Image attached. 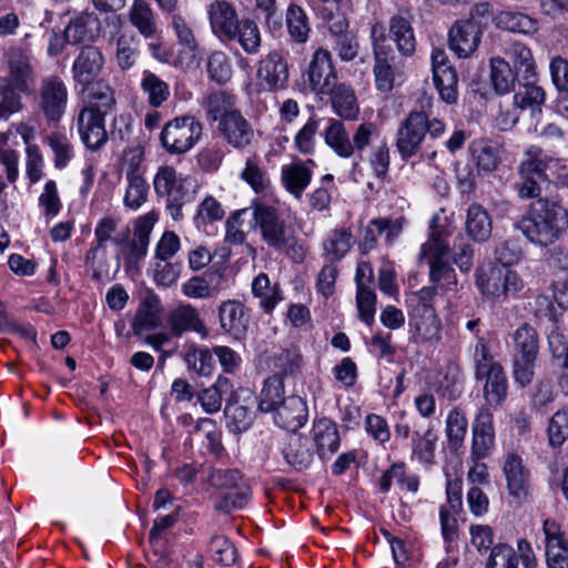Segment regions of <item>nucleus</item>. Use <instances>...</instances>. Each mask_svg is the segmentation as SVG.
<instances>
[{
	"instance_id": "37998d69",
	"label": "nucleus",
	"mask_w": 568,
	"mask_h": 568,
	"mask_svg": "<svg viewBox=\"0 0 568 568\" xmlns=\"http://www.w3.org/2000/svg\"><path fill=\"white\" fill-rule=\"evenodd\" d=\"M284 379L281 373H274L266 378L260 394L258 408L262 412H273L284 399Z\"/></svg>"
},
{
	"instance_id": "3c124183",
	"label": "nucleus",
	"mask_w": 568,
	"mask_h": 568,
	"mask_svg": "<svg viewBox=\"0 0 568 568\" xmlns=\"http://www.w3.org/2000/svg\"><path fill=\"white\" fill-rule=\"evenodd\" d=\"M468 428V420L464 412L455 407L453 408L446 419V435L448 445L452 449L457 450L462 447Z\"/></svg>"
},
{
	"instance_id": "20e7f679",
	"label": "nucleus",
	"mask_w": 568,
	"mask_h": 568,
	"mask_svg": "<svg viewBox=\"0 0 568 568\" xmlns=\"http://www.w3.org/2000/svg\"><path fill=\"white\" fill-rule=\"evenodd\" d=\"M6 58L8 73L0 77V81L18 88L23 94L32 93L37 82V73L36 60L31 50L28 47L14 44L6 52Z\"/></svg>"
},
{
	"instance_id": "6ab92c4d",
	"label": "nucleus",
	"mask_w": 568,
	"mask_h": 568,
	"mask_svg": "<svg viewBox=\"0 0 568 568\" xmlns=\"http://www.w3.org/2000/svg\"><path fill=\"white\" fill-rule=\"evenodd\" d=\"M103 63V55L99 48L82 47L72 67L74 81L82 85L95 82L94 79L101 72Z\"/></svg>"
},
{
	"instance_id": "13d9d810",
	"label": "nucleus",
	"mask_w": 568,
	"mask_h": 568,
	"mask_svg": "<svg viewBox=\"0 0 568 568\" xmlns=\"http://www.w3.org/2000/svg\"><path fill=\"white\" fill-rule=\"evenodd\" d=\"M45 143L54 154V166L63 169L73 156V146L70 140L62 133L51 132L45 136Z\"/></svg>"
},
{
	"instance_id": "9d476101",
	"label": "nucleus",
	"mask_w": 568,
	"mask_h": 568,
	"mask_svg": "<svg viewBox=\"0 0 568 568\" xmlns=\"http://www.w3.org/2000/svg\"><path fill=\"white\" fill-rule=\"evenodd\" d=\"M307 78L313 92L323 95L338 82L337 72L328 50L318 48L312 55Z\"/></svg>"
},
{
	"instance_id": "a18cd8bd",
	"label": "nucleus",
	"mask_w": 568,
	"mask_h": 568,
	"mask_svg": "<svg viewBox=\"0 0 568 568\" xmlns=\"http://www.w3.org/2000/svg\"><path fill=\"white\" fill-rule=\"evenodd\" d=\"M183 358L187 368L199 376H210L214 371L213 353L209 348L192 344L185 349Z\"/></svg>"
},
{
	"instance_id": "680f3d73",
	"label": "nucleus",
	"mask_w": 568,
	"mask_h": 568,
	"mask_svg": "<svg viewBox=\"0 0 568 568\" xmlns=\"http://www.w3.org/2000/svg\"><path fill=\"white\" fill-rule=\"evenodd\" d=\"M139 52V39L135 36L123 33L116 43V60L121 69L131 68Z\"/></svg>"
},
{
	"instance_id": "393cba45",
	"label": "nucleus",
	"mask_w": 568,
	"mask_h": 568,
	"mask_svg": "<svg viewBox=\"0 0 568 568\" xmlns=\"http://www.w3.org/2000/svg\"><path fill=\"white\" fill-rule=\"evenodd\" d=\"M100 32V21L94 13H81L72 19L64 30L65 42L77 44L92 41Z\"/></svg>"
},
{
	"instance_id": "cd10ccee",
	"label": "nucleus",
	"mask_w": 568,
	"mask_h": 568,
	"mask_svg": "<svg viewBox=\"0 0 568 568\" xmlns=\"http://www.w3.org/2000/svg\"><path fill=\"white\" fill-rule=\"evenodd\" d=\"M465 225L468 236L476 242H486L491 235L493 221L480 204L474 203L467 209Z\"/></svg>"
},
{
	"instance_id": "338daca9",
	"label": "nucleus",
	"mask_w": 568,
	"mask_h": 568,
	"mask_svg": "<svg viewBox=\"0 0 568 568\" xmlns=\"http://www.w3.org/2000/svg\"><path fill=\"white\" fill-rule=\"evenodd\" d=\"M486 568H518V557L514 548L507 544L494 546Z\"/></svg>"
},
{
	"instance_id": "4d7b16f0",
	"label": "nucleus",
	"mask_w": 568,
	"mask_h": 568,
	"mask_svg": "<svg viewBox=\"0 0 568 568\" xmlns=\"http://www.w3.org/2000/svg\"><path fill=\"white\" fill-rule=\"evenodd\" d=\"M437 435L429 426L423 435L418 432L413 433L412 449L417 458L425 464H433L435 457V445Z\"/></svg>"
},
{
	"instance_id": "423d86ee",
	"label": "nucleus",
	"mask_w": 568,
	"mask_h": 568,
	"mask_svg": "<svg viewBox=\"0 0 568 568\" xmlns=\"http://www.w3.org/2000/svg\"><path fill=\"white\" fill-rule=\"evenodd\" d=\"M476 284L480 292L491 300L515 294L523 287V282L515 272L490 263L477 270Z\"/></svg>"
},
{
	"instance_id": "1a4fd4ad",
	"label": "nucleus",
	"mask_w": 568,
	"mask_h": 568,
	"mask_svg": "<svg viewBox=\"0 0 568 568\" xmlns=\"http://www.w3.org/2000/svg\"><path fill=\"white\" fill-rule=\"evenodd\" d=\"M481 34L483 24L480 20L474 18L458 20L449 30V48L458 58H468L478 48Z\"/></svg>"
},
{
	"instance_id": "c756f323",
	"label": "nucleus",
	"mask_w": 568,
	"mask_h": 568,
	"mask_svg": "<svg viewBox=\"0 0 568 568\" xmlns=\"http://www.w3.org/2000/svg\"><path fill=\"white\" fill-rule=\"evenodd\" d=\"M224 415L229 429L233 433H242L250 428L254 420V412L250 405L240 404L239 395L235 392L232 397H227Z\"/></svg>"
},
{
	"instance_id": "ea45409f",
	"label": "nucleus",
	"mask_w": 568,
	"mask_h": 568,
	"mask_svg": "<svg viewBox=\"0 0 568 568\" xmlns=\"http://www.w3.org/2000/svg\"><path fill=\"white\" fill-rule=\"evenodd\" d=\"M389 31L396 42L397 50L405 57L412 55L416 49V40L408 19L395 16L390 19Z\"/></svg>"
},
{
	"instance_id": "c03bdc74",
	"label": "nucleus",
	"mask_w": 568,
	"mask_h": 568,
	"mask_svg": "<svg viewBox=\"0 0 568 568\" xmlns=\"http://www.w3.org/2000/svg\"><path fill=\"white\" fill-rule=\"evenodd\" d=\"M234 37L225 41L236 40L243 51L247 54H257L261 49V33L257 24L251 19H242L237 26Z\"/></svg>"
},
{
	"instance_id": "7c9ffc66",
	"label": "nucleus",
	"mask_w": 568,
	"mask_h": 568,
	"mask_svg": "<svg viewBox=\"0 0 568 568\" xmlns=\"http://www.w3.org/2000/svg\"><path fill=\"white\" fill-rule=\"evenodd\" d=\"M537 78L531 80H518V90L514 95V104L521 109H529L532 113L541 111L546 94L541 87L536 84Z\"/></svg>"
},
{
	"instance_id": "f3484780",
	"label": "nucleus",
	"mask_w": 568,
	"mask_h": 568,
	"mask_svg": "<svg viewBox=\"0 0 568 568\" xmlns=\"http://www.w3.org/2000/svg\"><path fill=\"white\" fill-rule=\"evenodd\" d=\"M495 444L493 414L481 407L473 424L471 454L476 459L486 458Z\"/></svg>"
},
{
	"instance_id": "0eeeda50",
	"label": "nucleus",
	"mask_w": 568,
	"mask_h": 568,
	"mask_svg": "<svg viewBox=\"0 0 568 568\" xmlns=\"http://www.w3.org/2000/svg\"><path fill=\"white\" fill-rule=\"evenodd\" d=\"M426 112L412 111L402 122L396 134V148L402 159L416 155L426 136Z\"/></svg>"
},
{
	"instance_id": "0e129e2a",
	"label": "nucleus",
	"mask_w": 568,
	"mask_h": 568,
	"mask_svg": "<svg viewBox=\"0 0 568 568\" xmlns=\"http://www.w3.org/2000/svg\"><path fill=\"white\" fill-rule=\"evenodd\" d=\"M549 444L552 447H560L568 438V409L557 410L549 420L548 429Z\"/></svg>"
},
{
	"instance_id": "774afa93",
	"label": "nucleus",
	"mask_w": 568,
	"mask_h": 568,
	"mask_svg": "<svg viewBox=\"0 0 568 568\" xmlns=\"http://www.w3.org/2000/svg\"><path fill=\"white\" fill-rule=\"evenodd\" d=\"M546 561L548 568H568V541L565 539H552L546 546Z\"/></svg>"
},
{
	"instance_id": "b1692460",
	"label": "nucleus",
	"mask_w": 568,
	"mask_h": 568,
	"mask_svg": "<svg viewBox=\"0 0 568 568\" xmlns=\"http://www.w3.org/2000/svg\"><path fill=\"white\" fill-rule=\"evenodd\" d=\"M323 95H328L335 113L344 120H355L359 113V106L351 85L338 81L332 90Z\"/></svg>"
},
{
	"instance_id": "e2e57ef3",
	"label": "nucleus",
	"mask_w": 568,
	"mask_h": 568,
	"mask_svg": "<svg viewBox=\"0 0 568 568\" xmlns=\"http://www.w3.org/2000/svg\"><path fill=\"white\" fill-rule=\"evenodd\" d=\"M172 27L178 38V42L185 51L195 57L199 52L200 45L195 38L193 29L187 24L185 19L180 14H174L172 18Z\"/></svg>"
},
{
	"instance_id": "6e6d98bb",
	"label": "nucleus",
	"mask_w": 568,
	"mask_h": 568,
	"mask_svg": "<svg viewBox=\"0 0 568 568\" xmlns=\"http://www.w3.org/2000/svg\"><path fill=\"white\" fill-rule=\"evenodd\" d=\"M251 499V487L248 485H240L239 488L221 493L214 507L217 511L230 514L235 509H241L247 505Z\"/></svg>"
},
{
	"instance_id": "5701e85b",
	"label": "nucleus",
	"mask_w": 568,
	"mask_h": 568,
	"mask_svg": "<svg viewBox=\"0 0 568 568\" xmlns=\"http://www.w3.org/2000/svg\"><path fill=\"white\" fill-rule=\"evenodd\" d=\"M433 251L429 261V277L434 283H439L443 287L449 288L450 286L457 285V278L455 270L444 261V257L448 254V245L442 243L439 240H434L430 244Z\"/></svg>"
},
{
	"instance_id": "bb28decb",
	"label": "nucleus",
	"mask_w": 568,
	"mask_h": 568,
	"mask_svg": "<svg viewBox=\"0 0 568 568\" xmlns=\"http://www.w3.org/2000/svg\"><path fill=\"white\" fill-rule=\"evenodd\" d=\"M313 437L321 459H328L339 447L336 425L328 418L317 420L313 426Z\"/></svg>"
},
{
	"instance_id": "6e6552de",
	"label": "nucleus",
	"mask_w": 568,
	"mask_h": 568,
	"mask_svg": "<svg viewBox=\"0 0 568 568\" xmlns=\"http://www.w3.org/2000/svg\"><path fill=\"white\" fill-rule=\"evenodd\" d=\"M67 102L68 89L59 77L52 75L41 81L39 108L48 123H58L61 120Z\"/></svg>"
},
{
	"instance_id": "de8ad7c7",
	"label": "nucleus",
	"mask_w": 568,
	"mask_h": 568,
	"mask_svg": "<svg viewBox=\"0 0 568 568\" xmlns=\"http://www.w3.org/2000/svg\"><path fill=\"white\" fill-rule=\"evenodd\" d=\"M286 28L290 37L297 43H305L311 31L305 11L297 4L291 3L286 10Z\"/></svg>"
},
{
	"instance_id": "864d4df0",
	"label": "nucleus",
	"mask_w": 568,
	"mask_h": 568,
	"mask_svg": "<svg viewBox=\"0 0 568 568\" xmlns=\"http://www.w3.org/2000/svg\"><path fill=\"white\" fill-rule=\"evenodd\" d=\"M141 88L153 108L161 106L170 97L168 83L150 71H144Z\"/></svg>"
},
{
	"instance_id": "5fc2aeb1",
	"label": "nucleus",
	"mask_w": 568,
	"mask_h": 568,
	"mask_svg": "<svg viewBox=\"0 0 568 568\" xmlns=\"http://www.w3.org/2000/svg\"><path fill=\"white\" fill-rule=\"evenodd\" d=\"M375 67L374 74L376 87L381 91H389L394 84V72L392 65L387 61V54L384 51L383 44L374 42Z\"/></svg>"
},
{
	"instance_id": "f257e3e1",
	"label": "nucleus",
	"mask_w": 568,
	"mask_h": 568,
	"mask_svg": "<svg viewBox=\"0 0 568 568\" xmlns=\"http://www.w3.org/2000/svg\"><path fill=\"white\" fill-rule=\"evenodd\" d=\"M566 209L557 201L538 199L531 202L527 212L516 223L519 230L531 243L548 246L558 240Z\"/></svg>"
},
{
	"instance_id": "4be33fe9",
	"label": "nucleus",
	"mask_w": 568,
	"mask_h": 568,
	"mask_svg": "<svg viewBox=\"0 0 568 568\" xmlns=\"http://www.w3.org/2000/svg\"><path fill=\"white\" fill-rule=\"evenodd\" d=\"M412 325L423 341L437 339L440 332V321L433 304L412 301Z\"/></svg>"
},
{
	"instance_id": "412c9836",
	"label": "nucleus",
	"mask_w": 568,
	"mask_h": 568,
	"mask_svg": "<svg viewBox=\"0 0 568 568\" xmlns=\"http://www.w3.org/2000/svg\"><path fill=\"white\" fill-rule=\"evenodd\" d=\"M503 470L509 494L517 499L526 498L529 471L525 468L521 457L516 453H508L505 456Z\"/></svg>"
},
{
	"instance_id": "9b49d317",
	"label": "nucleus",
	"mask_w": 568,
	"mask_h": 568,
	"mask_svg": "<svg viewBox=\"0 0 568 568\" xmlns=\"http://www.w3.org/2000/svg\"><path fill=\"white\" fill-rule=\"evenodd\" d=\"M258 85L264 91H277L286 87L288 67L283 54L271 51L258 62L256 72Z\"/></svg>"
},
{
	"instance_id": "c9c22d12",
	"label": "nucleus",
	"mask_w": 568,
	"mask_h": 568,
	"mask_svg": "<svg viewBox=\"0 0 568 568\" xmlns=\"http://www.w3.org/2000/svg\"><path fill=\"white\" fill-rule=\"evenodd\" d=\"M354 244L351 229L334 230L323 242L324 256L328 262L336 263L343 260Z\"/></svg>"
},
{
	"instance_id": "8fccbe9b",
	"label": "nucleus",
	"mask_w": 568,
	"mask_h": 568,
	"mask_svg": "<svg viewBox=\"0 0 568 568\" xmlns=\"http://www.w3.org/2000/svg\"><path fill=\"white\" fill-rule=\"evenodd\" d=\"M433 79L442 100L448 104L456 103L458 95V77L456 70L453 67L444 69L440 67L433 74Z\"/></svg>"
},
{
	"instance_id": "bf43d9fd",
	"label": "nucleus",
	"mask_w": 568,
	"mask_h": 568,
	"mask_svg": "<svg viewBox=\"0 0 568 568\" xmlns=\"http://www.w3.org/2000/svg\"><path fill=\"white\" fill-rule=\"evenodd\" d=\"M22 93L18 88L0 81V121L9 120L22 109Z\"/></svg>"
},
{
	"instance_id": "4468645a",
	"label": "nucleus",
	"mask_w": 568,
	"mask_h": 568,
	"mask_svg": "<svg viewBox=\"0 0 568 568\" xmlns=\"http://www.w3.org/2000/svg\"><path fill=\"white\" fill-rule=\"evenodd\" d=\"M212 32L222 41L234 37L241 23L234 6L225 0H214L207 8Z\"/></svg>"
},
{
	"instance_id": "7ed1b4c3",
	"label": "nucleus",
	"mask_w": 568,
	"mask_h": 568,
	"mask_svg": "<svg viewBox=\"0 0 568 568\" xmlns=\"http://www.w3.org/2000/svg\"><path fill=\"white\" fill-rule=\"evenodd\" d=\"M254 227L260 231L262 240L275 251H282L290 245L292 229L278 210L263 202L252 203Z\"/></svg>"
},
{
	"instance_id": "ddd939ff",
	"label": "nucleus",
	"mask_w": 568,
	"mask_h": 568,
	"mask_svg": "<svg viewBox=\"0 0 568 568\" xmlns=\"http://www.w3.org/2000/svg\"><path fill=\"white\" fill-rule=\"evenodd\" d=\"M217 131L222 139L236 150L245 149L254 139L252 124L239 110L223 116L219 122Z\"/></svg>"
},
{
	"instance_id": "58836bf2",
	"label": "nucleus",
	"mask_w": 568,
	"mask_h": 568,
	"mask_svg": "<svg viewBox=\"0 0 568 568\" xmlns=\"http://www.w3.org/2000/svg\"><path fill=\"white\" fill-rule=\"evenodd\" d=\"M283 454L287 464L297 470L307 468L313 462V452L307 438L291 436Z\"/></svg>"
},
{
	"instance_id": "79ce46f5",
	"label": "nucleus",
	"mask_w": 568,
	"mask_h": 568,
	"mask_svg": "<svg viewBox=\"0 0 568 568\" xmlns=\"http://www.w3.org/2000/svg\"><path fill=\"white\" fill-rule=\"evenodd\" d=\"M471 152L476 159L477 170L483 173H490L500 163V152L497 144L487 140H479L473 143Z\"/></svg>"
},
{
	"instance_id": "c85d7f7f",
	"label": "nucleus",
	"mask_w": 568,
	"mask_h": 568,
	"mask_svg": "<svg viewBox=\"0 0 568 568\" xmlns=\"http://www.w3.org/2000/svg\"><path fill=\"white\" fill-rule=\"evenodd\" d=\"M506 54L517 72L518 80H531L538 77L531 50L526 44L518 41L511 42L506 49Z\"/></svg>"
},
{
	"instance_id": "4c0bfd02",
	"label": "nucleus",
	"mask_w": 568,
	"mask_h": 568,
	"mask_svg": "<svg viewBox=\"0 0 568 568\" xmlns=\"http://www.w3.org/2000/svg\"><path fill=\"white\" fill-rule=\"evenodd\" d=\"M234 393L231 381L225 376H219L212 386L199 394V400L206 413L213 414L220 410L223 397H232Z\"/></svg>"
},
{
	"instance_id": "a211bd4d",
	"label": "nucleus",
	"mask_w": 568,
	"mask_h": 568,
	"mask_svg": "<svg viewBox=\"0 0 568 568\" xmlns=\"http://www.w3.org/2000/svg\"><path fill=\"white\" fill-rule=\"evenodd\" d=\"M274 422L281 428L295 433L307 420V406L300 396L284 398L273 410Z\"/></svg>"
},
{
	"instance_id": "aec40b11",
	"label": "nucleus",
	"mask_w": 568,
	"mask_h": 568,
	"mask_svg": "<svg viewBox=\"0 0 568 568\" xmlns=\"http://www.w3.org/2000/svg\"><path fill=\"white\" fill-rule=\"evenodd\" d=\"M168 322L171 333L176 337L185 332H195L202 336L207 335V329L200 317L199 311L191 304H182L172 310Z\"/></svg>"
},
{
	"instance_id": "f8f14e48",
	"label": "nucleus",
	"mask_w": 568,
	"mask_h": 568,
	"mask_svg": "<svg viewBox=\"0 0 568 568\" xmlns=\"http://www.w3.org/2000/svg\"><path fill=\"white\" fill-rule=\"evenodd\" d=\"M222 331L236 339L245 336L251 322L250 310L237 300L223 301L217 307Z\"/></svg>"
},
{
	"instance_id": "72a5a7b5",
	"label": "nucleus",
	"mask_w": 568,
	"mask_h": 568,
	"mask_svg": "<svg viewBox=\"0 0 568 568\" xmlns=\"http://www.w3.org/2000/svg\"><path fill=\"white\" fill-rule=\"evenodd\" d=\"M325 143L341 158L348 159L354 154L349 133L344 123L336 119H328L324 131Z\"/></svg>"
},
{
	"instance_id": "a878e982",
	"label": "nucleus",
	"mask_w": 568,
	"mask_h": 568,
	"mask_svg": "<svg viewBox=\"0 0 568 568\" xmlns=\"http://www.w3.org/2000/svg\"><path fill=\"white\" fill-rule=\"evenodd\" d=\"M475 377L477 381L485 379L484 396L488 405L498 406L505 400L508 382L501 365L493 366L483 375H476Z\"/></svg>"
},
{
	"instance_id": "f03ea898",
	"label": "nucleus",
	"mask_w": 568,
	"mask_h": 568,
	"mask_svg": "<svg viewBox=\"0 0 568 568\" xmlns=\"http://www.w3.org/2000/svg\"><path fill=\"white\" fill-rule=\"evenodd\" d=\"M513 342L514 378L524 387L530 384L534 378L539 353L538 333L529 324H523L514 332Z\"/></svg>"
},
{
	"instance_id": "dca6fc26",
	"label": "nucleus",
	"mask_w": 568,
	"mask_h": 568,
	"mask_svg": "<svg viewBox=\"0 0 568 568\" xmlns=\"http://www.w3.org/2000/svg\"><path fill=\"white\" fill-rule=\"evenodd\" d=\"M105 115L80 110L77 119V126L84 145L91 151L100 150L108 141V133L104 126Z\"/></svg>"
},
{
	"instance_id": "49530a36",
	"label": "nucleus",
	"mask_w": 568,
	"mask_h": 568,
	"mask_svg": "<svg viewBox=\"0 0 568 568\" xmlns=\"http://www.w3.org/2000/svg\"><path fill=\"white\" fill-rule=\"evenodd\" d=\"M130 22L145 38H153L156 33V23L153 11L144 0H134L130 9Z\"/></svg>"
},
{
	"instance_id": "39448f33",
	"label": "nucleus",
	"mask_w": 568,
	"mask_h": 568,
	"mask_svg": "<svg viewBox=\"0 0 568 568\" xmlns=\"http://www.w3.org/2000/svg\"><path fill=\"white\" fill-rule=\"evenodd\" d=\"M202 131V124L193 116H179L163 126L160 141L168 153L183 154L197 143Z\"/></svg>"
},
{
	"instance_id": "69168bd1",
	"label": "nucleus",
	"mask_w": 568,
	"mask_h": 568,
	"mask_svg": "<svg viewBox=\"0 0 568 568\" xmlns=\"http://www.w3.org/2000/svg\"><path fill=\"white\" fill-rule=\"evenodd\" d=\"M209 547L217 562L231 566L236 561V548L225 536H212Z\"/></svg>"
},
{
	"instance_id": "2eb2a0df",
	"label": "nucleus",
	"mask_w": 568,
	"mask_h": 568,
	"mask_svg": "<svg viewBox=\"0 0 568 568\" xmlns=\"http://www.w3.org/2000/svg\"><path fill=\"white\" fill-rule=\"evenodd\" d=\"M83 106L80 110L100 115L111 114L116 106L113 89L103 80L83 85Z\"/></svg>"
},
{
	"instance_id": "f704fd0d",
	"label": "nucleus",
	"mask_w": 568,
	"mask_h": 568,
	"mask_svg": "<svg viewBox=\"0 0 568 568\" xmlns=\"http://www.w3.org/2000/svg\"><path fill=\"white\" fill-rule=\"evenodd\" d=\"M517 80V72L513 71L508 61L500 57L490 59V81L497 94L503 95L514 91Z\"/></svg>"
},
{
	"instance_id": "052dcab7",
	"label": "nucleus",
	"mask_w": 568,
	"mask_h": 568,
	"mask_svg": "<svg viewBox=\"0 0 568 568\" xmlns=\"http://www.w3.org/2000/svg\"><path fill=\"white\" fill-rule=\"evenodd\" d=\"M124 195L125 206L138 210L148 199L149 184L143 176L129 174Z\"/></svg>"
},
{
	"instance_id": "603ef678",
	"label": "nucleus",
	"mask_w": 568,
	"mask_h": 568,
	"mask_svg": "<svg viewBox=\"0 0 568 568\" xmlns=\"http://www.w3.org/2000/svg\"><path fill=\"white\" fill-rule=\"evenodd\" d=\"M203 106L209 118L213 121H220L229 113L235 112V98L224 91H217L209 94L203 102Z\"/></svg>"
},
{
	"instance_id": "473e14b6",
	"label": "nucleus",
	"mask_w": 568,
	"mask_h": 568,
	"mask_svg": "<svg viewBox=\"0 0 568 568\" xmlns=\"http://www.w3.org/2000/svg\"><path fill=\"white\" fill-rule=\"evenodd\" d=\"M161 324V306L158 298H145L139 306L132 323L134 335L155 329Z\"/></svg>"
},
{
	"instance_id": "2f4dec72",
	"label": "nucleus",
	"mask_w": 568,
	"mask_h": 568,
	"mask_svg": "<svg viewBox=\"0 0 568 568\" xmlns=\"http://www.w3.org/2000/svg\"><path fill=\"white\" fill-rule=\"evenodd\" d=\"M550 161L551 158L541 148L530 145L523 154V159L517 166V173L519 176H535L546 180V170Z\"/></svg>"
},
{
	"instance_id": "09e8293b",
	"label": "nucleus",
	"mask_w": 568,
	"mask_h": 568,
	"mask_svg": "<svg viewBox=\"0 0 568 568\" xmlns=\"http://www.w3.org/2000/svg\"><path fill=\"white\" fill-rule=\"evenodd\" d=\"M497 26L511 32L530 34L538 29L537 20L534 18L514 11H503L497 17Z\"/></svg>"
},
{
	"instance_id": "e433bc0d",
	"label": "nucleus",
	"mask_w": 568,
	"mask_h": 568,
	"mask_svg": "<svg viewBox=\"0 0 568 568\" xmlns=\"http://www.w3.org/2000/svg\"><path fill=\"white\" fill-rule=\"evenodd\" d=\"M252 292L260 298V306L271 313L278 302L283 300L282 290L278 283L271 284L270 277L265 273H260L252 283Z\"/></svg>"
},
{
	"instance_id": "a19ab883",
	"label": "nucleus",
	"mask_w": 568,
	"mask_h": 568,
	"mask_svg": "<svg viewBox=\"0 0 568 568\" xmlns=\"http://www.w3.org/2000/svg\"><path fill=\"white\" fill-rule=\"evenodd\" d=\"M312 179V172L302 163H293L282 168V181L285 189L296 199H301L303 191Z\"/></svg>"
}]
</instances>
